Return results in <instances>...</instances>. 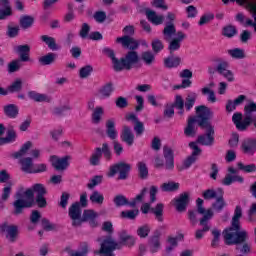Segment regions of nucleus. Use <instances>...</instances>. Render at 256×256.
Instances as JSON below:
<instances>
[{"label":"nucleus","mask_w":256,"mask_h":256,"mask_svg":"<svg viewBox=\"0 0 256 256\" xmlns=\"http://www.w3.org/2000/svg\"><path fill=\"white\" fill-rule=\"evenodd\" d=\"M141 60L145 63V65H153V63H155V54H153L151 51L142 52Z\"/></svg>","instance_id":"de8ad7c7"},{"label":"nucleus","mask_w":256,"mask_h":256,"mask_svg":"<svg viewBox=\"0 0 256 256\" xmlns=\"http://www.w3.org/2000/svg\"><path fill=\"white\" fill-rule=\"evenodd\" d=\"M151 46L154 53H161V51L165 49V45H163V41L157 38L152 40Z\"/></svg>","instance_id":"338daca9"},{"label":"nucleus","mask_w":256,"mask_h":256,"mask_svg":"<svg viewBox=\"0 0 256 256\" xmlns=\"http://www.w3.org/2000/svg\"><path fill=\"white\" fill-rule=\"evenodd\" d=\"M138 215H139V209L124 210L120 213V217L122 219H129L130 221H134V219H137Z\"/></svg>","instance_id":"c03bdc74"},{"label":"nucleus","mask_w":256,"mask_h":256,"mask_svg":"<svg viewBox=\"0 0 256 256\" xmlns=\"http://www.w3.org/2000/svg\"><path fill=\"white\" fill-rule=\"evenodd\" d=\"M241 217H243V208H241L240 205H237L234 210L231 226L230 228L224 231H229L230 233L241 232V221H240Z\"/></svg>","instance_id":"9d476101"},{"label":"nucleus","mask_w":256,"mask_h":256,"mask_svg":"<svg viewBox=\"0 0 256 256\" xmlns=\"http://www.w3.org/2000/svg\"><path fill=\"white\" fill-rule=\"evenodd\" d=\"M237 168L239 171H243L244 173H255L256 172L255 164L245 165V164H243V162H238Z\"/></svg>","instance_id":"603ef678"},{"label":"nucleus","mask_w":256,"mask_h":256,"mask_svg":"<svg viewBox=\"0 0 256 256\" xmlns=\"http://www.w3.org/2000/svg\"><path fill=\"white\" fill-rule=\"evenodd\" d=\"M196 117H190L187 122V126L184 129L186 137H195L197 130H195V123L200 129H206V133L198 136L197 143L204 145V147H211L215 144V127L211 125V117H213V111L211 108L200 105L196 108Z\"/></svg>","instance_id":"f257e3e1"},{"label":"nucleus","mask_w":256,"mask_h":256,"mask_svg":"<svg viewBox=\"0 0 256 256\" xmlns=\"http://www.w3.org/2000/svg\"><path fill=\"white\" fill-rule=\"evenodd\" d=\"M90 201H91V203H94L95 205H103V203L105 201V196H103V194H101V192L95 190L90 195Z\"/></svg>","instance_id":"37998d69"},{"label":"nucleus","mask_w":256,"mask_h":256,"mask_svg":"<svg viewBox=\"0 0 256 256\" xmlns=\"http://www.w3.org/2000/svg\"><path fill=\"white\" fill-rule=\"evenodd\" d=\"M131 172V164L125 162H118L112 166H110L109 171L107 173V177H113L119 173L118 179L121 181H125L127 177H129V173Z\"/></svg>","instance_id":"6e6552de"},{"label":"nucleus","mask_w":256,"mask_h":256,"mask_svg":"<svg viewBox=\"0 0 256 256\" xmlns=\"http://www.w3.org/2000/svg\"><path fill=\"white\" fill-rule=\"evenodd\" d=\"M40 39L51 49V51H57V42H55V38L47 35H42Z\"/></svg>","instance_id":"49530a36"},{"label":"nucleus","mask_w":256,"mask_h":256,"mask_svg":"<svg viewBox=\"0 0 256 256\" xmlns=\"http://www.w3.org/2000/svg\"><path fill=\"white\" fill-rule=\"evenodd\" d=\"M21 60H13L8 64V73H17L21 69Z\"/></svg>","instance_id":"774afa93"},{"label":"nucleus","mask_w":256,"mask_h":256,"mask_svg":"<svg viewBox=\"0 0 256 256\" xmlns=\"http://www.w3.org/2000/svg\"><path fill=\"white\" fill-rule=\"evenodd\" d=\"M240 150L244 155H255L256 154V138L248 137L242 140Z\"/></svg>","instance_id":"ddd939ff"},{"label":"nucleus","mask_w":256,"mask_h":256,"mask_svg":"<svg viewBox=\"0 0 256 256\" xmlns=\"http://www.w3.org/2000/svg\"><path fill=\"white\" fill-rule=\"evenodd\" d=\"M19 31H21V28L19 26H7L6 35L10 39H15V37H19Z\"/></svg>","instance_id":"bf43d9fd"},{"label":"nucleus","mask_w":256,"mask_h":256,"mask_svg":"<svg viewBox=\"0 0 256 256\" xmlns=\"http://www.w3.org/2000/svg\"><path fill=\"white\" fill-rule=\"evenodd\" d=\"M203 203H205L203 199H196V207L198 209V213L200 215H203V217L199 220V226L202 227V229H198L195 232V239H197V241H201V239L205 237V233L211 231L209 221H211V219H213V216L215 215V213H213V209H205V207H203Z\"/></svg>","instance_id":"7ed1b4c3"},{"label":"nucleus","mask_w":256,"mask_h":256,"mask_svg":"<svg viewBox=\"0 0 256 256\" xmlns=\"http://www.w3.org/2000/svg\"><path fill=\"white\" fill-rule=\"evenodd\" d=\"M102 53L104 55H107L109 59L112 61L113 69L114 71H117V68L119 67V58L115 57V51L109 47H105L102 50Z\"/></svg>","instance_id":"473e14b6"},{"label":"nucleus","mask_w":256,"mask_h":256,"mask_svg":"<svg viewBox=\"0 0 256 256\" xmlns=\"http://www.w3.org/2000/svg\"><path fill=\"white\" fill-rule=\"evenodd\" d=\"M83 208L79 205V202H75L69 208V217L72 219V227H81Z\"/></svg>","instance_id":"9b49d317"},{"label":"nucleus","mask_w":256,"mask_h":256,"mask_svg":"<svg viewBox=\"0 0 256 256\" xmlns=\"http://www.w3.org/2000/svg\"><path fill=\"white\" fill-rule=\"evenodd\" d=\"M253 113H256V103L253 101L248 102L245 106H244V116H245V121L246 122H250L253 123L254 121V115Z\"/></svg>","instance_id":"bb28decb"},{"label":"nucleus","mask_w":256,"mask_h":256,"mask_svg":"<svg viewBox=\"0 0 256 256\" xmlns=\"http://www.w3.org/2000/svg\"><path fill=\"white\" fill-rule=\"evenodd\" d=\"M139 63V54L137 51H129L125 55V57H122L119 59V65L116 68V73H120V71H131L133 69L134 65H137Z\"/></svg>","instance_id":"0eeeda50"},{"label":"nucleus","mask_w":256,"mask_h":256,"mask_svg":"<svg viewBox=\"0 0 256 256\" xmlns=\"http://www.w3.org/2000/svg\"><path fill=\"white\" fill-rule=\"evenodd\" d=\"M50 163L56 171H64L65 169V156L58 158L57 155L50 156Z\"/></svg>","instance_id":"2f4dec72"},{"label":"nucleus","mask_w":256,"mask_h":256,"mask_svg":"<svg viewBox=\"0 0 256 256\" xmlns=\"http://www.w3.org/2000/svg\"><path fill=\"white\" fill-rule=\"evenodd\" d=\"M113 203L115 205V207L119 208V207H131L134 206L135 203H131V201H129V199L127 198V196L123 195V194H118L113 198Z\"/></svg>","instance_id":"c85d7f7f"},{"label":"nucleus","mask_w":256,"mask_h":256,"mask_svg":"<svg viewBox=\"0 0 256 256\" xmlns=\"http://www.w3.org/2000/svg\"><path fill=\"white\" fill-rule=\"evenodd\" d=\"M228 55L233 59H243L245 57V52L239 48L228 50Z\"/></svg>","instance_id":"69168bd1"},{"label":"nucleus","mask_w":256,"mask_h":256,"mask_svg":"<svg viewBox=\"0 0 256 256\" xmlns=\"http://www.w3.org/2000/svg\"><path fill=\"white\" fill-rule=\"evenodd\" d=\"M119 240H120V243H118L119 249H121V245H125L126 247H134L137 241V239L133 235L127 233V230H122L119 233Z\"/></svg>","instance_id":"f3484780"},{"label":"nucleus","mask_w":256,"mask_h":256,"mask_svg":"<svg viewBox=\"0 0 256 256\" xmlns=\"http://www.w3.org/2000/svg\"><path fill=\"white\" fill-rule=\"evenodd\" d=\"M212 63H214L215 66V72L219 75H222L226 71L229 70V62L221 57H214L212 59Z\"/></svg>","instance_id":"412c9836"},{"label":"nucleus","mask_w":256,"mask_h":256,"mask_svg":"<svg viewBox=\"0 0 256 256\" xmlns=\"http://www.w3.org/2000/svg\"><path fill=\"white\" fill-rule=\"evenodd\" d=\"M116 43H121L122 47L130 49V51H135V49L139 48V42H137V40L128 35L118 37L116 39Z\"/></svg>","instance_id":"dca6fc26"},{"label":"nucleus","mask_w":256,"mask_h":256,"mask_svg":"<svg viewBox=\"0 0 256 256\" xmlns=\"http://www.w3.org/2000/svg\"><path fill=\"white\" fill-rule=\"evenodd\" d=\"M114 91L115 86L113 85V82H108L99 88L98 97L101 99H109V97L113 95Z\"/></svg>","instance_id":"5701e85b"},{"label":"nucleus","mask_w":256,"mask_h":256,"mask_svg":"<svg viewBox=\"0 0 256 256\" xmlns=\"http://www.w3.org/2000/svg\"><path fill=\"white\" fill-rule=\"evenodd\" d=\"M136 167L138 169V177L140 179L145 180L147 177H149V168L147 167V163L139 161Z\"/></svg>","instance_id":"e433bc0d"},{"label":"nucleus","mask_w":256,"mask_h":256,"mask_svg":"<svg viewBox=\"0 0 256 256\" xmlns=\"http://www.w3.org/2000/svg\"><path fill=\"white\" fill-rule=\"evenodd\" d=\"M55 59H57V54L50 52L44 56H41L38 61L40 65H53L55 63Z\"/></svg>","instance_id":"c9c22d12"},{"label":"nucleus","mask_w":256,"mask_h":256,"mask_svg":"<svg viewBox=\"0 0 256 256\" xmlns=\"http://www.w3.org/2000/svg\"><path fill=\"white\" fill-rule=\"evenodd\" d=\"M219 196L218 190L215 189H207L202 192V197L205 201H211Z\"/></svg>","instance_id":"864d4df0"},{"label":"nucleus","mask_w":256,"mask_h":256,"mask_svg":"<svg viewBox=\"0 0 256 256\" xmlns=\"http://www.w3.org/2000/svg\"><path fill=\"white\" fill-rule=\"evenodd\" d=\"M34 193H36V197H43L47 195V189L41 183H36L32 186Z\"/></svg>","instance_id":"13d9d810"},{"label":"nucleus","mask_w":256,"mask_h":256,"mask_svg":"<svg viewBox=\"0 0 256 256\" xmlns=\"http://www.w3.org/2000/svg\"><path fill=\"white\" fill-rule=\"evenodd\" d=\"M120 139L123 141V143H126L128 147L133 146V143H135V134H133V131L131 130V127L125 125L122 128Z\"/></svg>","instance_id":"a211bd4d"},{"label":"nucleus","mask_w":256,"mask_h":256,"mask_svg":"<svg viewBox=\"0 0 256 256\" xmlns=\"http://www.w3.org/2000/svg\"><path fill=\"white\" fill-rule=\"evenodd\" d=\"M164 41L169 42L171 37L177 33V28H175V24H166L163 31Z\"/></svg>","instance_id":"f704fd0d"},{"label":"nucleus","mask_w":256,"mask_h":256,"mask_svg":"<svg viewBox=\"0 0 256 256\" xmlns=\"http://www.w3.org/2000/svg\"><path fill=\"white\" fill-rule=\"evenodd\" d=\"M181 49V42L179 40H176L173 38L172 40H169V45H168V51L170 55H173L175 51H179Z\"/></svg>","instance_id":"052dcab7"},{"label":"nucleus","mask_w":256,"mask_h":256,"mask_svg":"<svg viewBox=\"0 0 256 256\" xmlns=\"http://www.w3.org/2000/svg\"><path fill=\"white\" fill-rule=\"evenodd\" d=\"M195 101H197V93H189L184 102V107L186 111H191L193 107H195Z\"/></svg>","instance_id":"4c0bfd02"},{"label":"nucleus","mask_w":256,"mask_h":256,"mask_svg":"<svg viewBox=\"0 0 256 256\" xmlns=\"http://www.w3.org/2000/svg\"><path fill=\"white\" fill-rule=\"evenodd\" d=\"M150 252L157 253L161 249V232L156 230L148 240Z\"/></svg>","instance_id":"6ab92c4d"},{"label":"nucleus","mask_w":256,"mask_h":256,"mask_svg":"<svg viewBox=\"0 0 256 256\" xmlns=\"http://www.w3.org/2000/svg\"><path fill=\"white\" fill-rule=\"evenodd\" d=\"M222 35L224 37H228V39H231L237 35V28L233 25L225 26L222 30Z\"/></svg>","instance_id":"5fc2aeb1"},{"label":"nucleus","mask_w":256,"mask_h":256,"mask_svg":"<svg viewBox=\"0 0 256 256\" xmlns=\"http://www.w3.org/2000/svg\"><path fill=\"white\" fill-rule=\"evenodd\" d=\"M24 195L26 197L25 199H21L23 195L18 192L16 193V198L13 202V207H14V215H21L23 213V209H31L35 205V192L33 188H29L24 192Z\"/></svg>","instance_id":"20e7f679"},{"label":"nucleus","mask_w":256,"mask_h":256,"mask_svg":"<svg viewBox=\"0 0 256 256\" xmlns=\"http://www.w3.org/2000/svg\"><path fill=\"white\" fill-rule=\"evenodd\" d=\"M16 53H18L20 61L27 63V61H30L31 46L29 44L18 45Z\"/></svg>","instance_id":"4be33fe9"},{"label":"nucleus","mask_w":256,"mask_h":256,"mask_svg":"<svg viewBox=\"0 0 256 256\" xmlns=\"http://www.w3.org/2000/svg\"><path fill=\"white\" fill-rule=\"evenodd\" d=\"M31 147H33V142L27 141L21 146L18 152H15L14 154H12V157L14 159H20V157H23V155H25V153H27V151H29Z\"/></svg>","instance_id":"ea45409f"},{"label":"nucleus","mask_w":256,"mask_h":256,"mask_svg":"<svg viewBox=\"0 0 256 256\" xmlns=\"http://www.w3.org/2000/svg\"><path fill=\"white\" fill-rule=\"evenodd\" d=\"M28 97L36 103H51V96L47 94H41L37 91H28Z\"/></svg>","instance_id":"a878e982"},{"label":"nucleus","mask_w":256,"mask_h":256,"mask_svg":"<svg viewBox=\"0 0 256 256\" xmlns=\"http://www.w3.org/2000/svg\"><path fill=\"white\" fill-rule=\"evenodd\" d=\"M33 23H35V18L29 15H24L20 17V27L22 29H30L33 27Z\"/></svg>","instance_id":"a19ab883"},{"label":"nucleus","mask_w":256,"mask_h":256,"mask_svg":"<svg viewBox=\"0 0 256 256\" xmlns=\"http://www.w3.org/2000/svg\"><path fill=\"white\" fill-rule=\"evenodd\" d=\"M99 214L95 212L93 209H86L83 211L81 218V225L83 223H88L92 229L99 226V222L97 221Z\"/></svg>","instance_id":"f8f14e48"},{"label":"nucleus","mask_w":256,"mask_h":256,"mask_svg":"<svg viewBox=\"0 0 256 256\" xmlns=\"http://www.w3.org/2000/svg\"><path fill=\"white\" fill-rule=\"evenodd\" d=\"M202 95H208L207 101H209V103H217L215 91L209 89L208 87L202 88Z\"/></svg>","instance_id":"680f3d73"},{"label":"nucleus","mask_w":256,"mask_h":256,"mask_svg":"<svg viewBox=\"0 0 256 256\" xmlns=\"http://www.w3.org/2000/svg\"><path fill=\"white\" fill-rule=\"evenodd\" d=\"M163 158L156 156L154 159V167L156 169H161V167H165L167 171H173L175 169V152L169 146L163 147Z\"/></svg>","instance_id":"39448f33"},{"label":"nucleus","mask_w":256,"mask_h":256,"mask_svg":"<svg viewBox=\"0 0 256 256\" xmlns=\"http://www.w3.org/2000/svg\"><path fill=\"white\" fill-rule=\"evenodd\" d=\"M103 107L98 106L94 109L93 113H92V123H94V125H99V123H101V117H103Z\"/></svg>","instance_id":"a18cd8bd"},{"label":"nucleus","mask_w":256,"mask_h":256,"mask_svg":"<svg viewBox=\"0 0 256 256\" xmlns=\"http://www.w3.org/2000/svg\"><path fill=\"white\" fill-rule=\"evenodd\" d=\"M161 189L166 193H173V191H179V183L177 182L163 183L161 186Z\"/></svg>","instance_id":"8fccbe9b"},{"label":"nucleus","mask_w":256,"mask_h":256,"mask_svg":"<svg viewBox=\"0 0 256 256\" xmlns=\"http://www.w3.org/2000/svg\"><path fill=\"white\" fill-rule=\"evenodd\" d=\"M211 235H212V240H211V247L213 249H217V247H219V243L221 241V230L214 228L211 231Z\"/></svg>","instance_id":"79ce46f5"},{"label":"nucleus","mask_w":256,"mask_h":256,"mask_svg":"<svg viewBox=\"0 0 256 256\" xmlns=\"http://www.w3.org/2000/svg\"><path fill=\"white\" fill-rule=\"evenodd\" d=\"M17 141V132L13 129H9L6 132V137L0 138V145H7L9 143H15Z\"/></svg>","instance_id":"72a5a7b5"},{"label":"nucleus","mask_w":256,"mask_h":256,"mask_svg":"<svg viewBox=\"0 0 256 256\" xmlns=\"http://www.w3.org/2000/svg\"><path fill=\"white\" fill-rule=\"evenodd\" d=\"M163 209V203H158L154 208H151L152 213L155 214V217L159 223H163Z\"/></svg>","instance_id":"09e8293b"},{"label":"nucleus","mask_w":256,"mask_h":256,"mask_svg":"<svg viewBox=\"0 0 256 256\" xmlns=\"http://www.w3.org/2000/svg\"><path fill=\"white\" fill-rule=\"evenodd\" d=\"M197 163V158L193 156H188L183 162L182 166L178 168L179 171H185V169H190L191 165Z\"/></svg>","instance_id":"4d7b16f0"},{"label":"nucleus","mask_w":256,"mask_h":256,"mask_svg":"<svg viewBox=\"0 0 256 256\" xmlns=\"http://www.w3.org/2000/svg\"><path fill=\"white\" fill-rule=\"evenodd\" d=\"M190 201H191V196L189 192H183L179 194L178 197H175L172 200V205L173 207H175L178 213H184V211H187V207L189 206Z\"/></svg>","instance_id":"1a4fd4ad"},{"label":"nucleus","mask_w":256,"mask_h":256,"mask_svg":"<svg viewBox=\"0 0 256 256\" xmlns=\"http://www.w3.org/2000/svg\"><path fill=\"white\" fill-rule=\"evenodd\" d=\"M224 195L225 191L223 188H218V197H216L215 201L212 203V209L215 213H221V211L227 207Z\"/></svg>","instance_id":"4468645a"},{"label":"nucleus","mask_w":256,"mask_h":256,"mask_svg":"<svg viewBox=\"0 0 256 256\" xmlns=\"http://www.w3.org/2000/svg\"><path fill=\"white\" fill-rule=\"evenodd\" d=\"M4 115L9 119H17L19 115V107L15 104H8L3 107Z\"/></svg>","instance_id":"c756f323"},{"label":"nucleus","mask_w":256,"mask_h":256,"mask_svg":"<svg viewBox=\"0 0 256 256\" xmlns=\"http://www.w3.org/2000/svg\"><path fill=\"white\" fill-rule=\"evenodd\" d=\"M23 89V81L17 79L10 86H8V93H19Z\"/></svg>","instance_id":"6e6d98bb"},{"label":"nucleus","mask_w":256,"mask_h":256,"mask_svg":"<svg viewBox=\"0 0 256 256\" xmlns=\"http://www.w3.org/2000/svg\"><path fill=\"white\" fill-rule=\"evenodd\" d=\"M232 121L234 123V125L236 126V129H238V131H246L247 127H249V125H251V122L245 121V116L243 119V114L240 112H236L233 114L232 116Z\"/></svg>","instance_id":"aec40b11"},{"label":"nucleus","mask_w":256,"mask_h":256,"mask_svg":"<svg viewBox=\"0 0 256 256\" xmlns=\"http://www.w3.org/2000/svg\"><path fill=\"white\" fill-rule=\"evenodd\" d=\"M0 5L4 7V9L0 8V21H4L7 17L13 15V10L11 9L9 0H0Z\"/></svg>","instance_id":"cd10ccee"},{"label":"nucleus","mask_w":256,"mask_h":256,"mask_svg":"<svg viewBox=\"0 0 256 256\" xmlns=\"http://www.w3.org/2000/svg\"><path fill=\"white\" fill-rule=\"evenodd\" d=\"M223 235L225 245H236V251L240 253L236 256H247L251 254V243L247 242L249 234L245 230L240 232L224 231Z\"/></svg>","instance_id":"f03ea898"},{"label":"nucleus","mask_w":256,"mask_h":256,"mask_svg":"<svg viewBox=\"0 0 256 256\" xmlns=\"http://www.w3.org/2000/svg\"><path fill=\"white\" fill-rule=\"evenodd\" d=\"M106 135L111 141H115L119 137L117 128H115V119L111 118L106 121Z\"/></svg>","instance_id":"b1692460"},{"label":"nucleus","mask_w":256,"mask_h":256,"mask_svg":"<svg viewBox=\"0 0 256 256\" xmlns=\"http://www.w3.org/2000/svg\"><path fill=\"white\" fill-rule=\"evenodd\" d=\"M149 233H151V227L147 224L138 227L137 235L140 239H147L149 237Z\"/></svg>","instance_id":"3c124183"},{"label":"nucleus","mask_w":256,"mask_h":256,"mask_svg":"<svg viewBox=\"0 0 256 256\" xmlns=\"http://www.w3.org/2000/svg\"><path fill=\"white\" fill-rule=\"evenodd\" d=\"M197 213H199V210H188L187 212L188 221L192 227H195V225L199 223V220L197 219Z\"/></svg>","instance_id":"e2e57ef3"},{"label":"nucleus","mask_w":256,"mask_h":256,"mask_svg":"<svg viewBox=\"0 0 256 256\" xmlns=\"http://www.w3.org/2000/svg\"><path fill=\"white\" fill-rule=\"evenodd\" d=\"M101 157H104L105 161H111L113 154L111 153V148H109V144L103 143L102 148L97 147L89 159V164L92 167H97L101 165Z\"/></svg>","instance_id":"423d86ee"},{"label":"nucleus","mask_w":256,"mask_h":256,"mask_svg":"<svg viewBox=\"0 0 256 256\" xmlns=\"http://www.w3.org/2000/svg\"><path fill=\"white\" fill-rule=\"evenodd\" d=\"M91 73H93V66L86 65V66L80 68L79 77H80V79H87V77H89L91 75Z\"/></svg>","instance_id":"0e129e2a"},{"label":"nucleus","mask_w":256,"mask_h":256,"mask_svg":"<svg viewBox=\"0 0 256 256\" xmlns=\"http://www.w3.org/2000/svg\"><path fill=\"white\" fill-rule=\"evenodd\" d=\"M181 65V57L173 56V54L164 59V66L167 69H175Z\"/></svg>","instance_id":"7c9ffc66"},{"label":"nucleus","mask_w":256,"mask_h":256,"mask_svg":"<svg viewBox=\"0 0 256 256\" xmlns=\"http://www.w3.org/2000/svg\"><path fill=\"white\" fill-rule=\"evenodd\" d=\"M146 17L152 25H163V22L165 21L164 15H157V12L151 9H146Z\"/></svg>","instance_id":"393cba45"},{"label":"nucleus","mask_w":256,"mask_h":256,"mask_svg":"<svg viewBox=\"0 0 256 256\" xmlns=\"http://www.w3.org/2000/svg\"><path fill=\"white\" fill-rule=\"evenodd\" d=\"M20 164L22 167V171H24V173H33L34 171L33 158L31 157L23 158L22 160H20Z\"/></svg>","instance_id":"58836bf2"},{"label":"nucleus","mask_w":256,"mask_h":256,"mask_svg":"<svg viewBox=\"0 0 256 256\" xmlns=\"http://www.w3.org/2000/svg\"><path fill=\"white\" fill-rule=\"evenodd\" d=\"M0 233H7V239H9L11 243H15L19 228L16 225H8L7 223H4L0 226Z\"/></svg>","instance_id":"2eb2a0df"}]
</instances>
